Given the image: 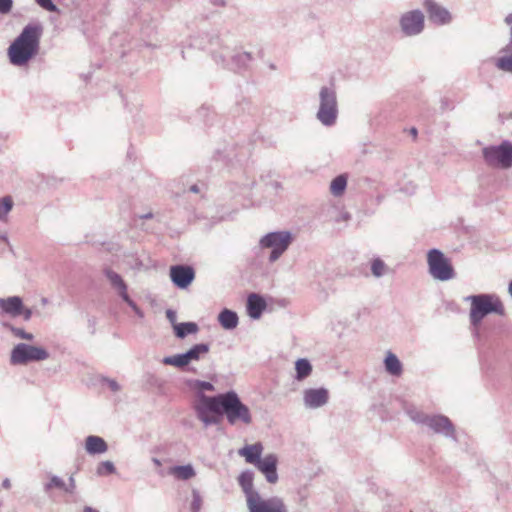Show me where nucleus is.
<instances>
[{"label":"nucleus","mask_w":512,"mask_h":512,"mask_svg":"<svg viewBox=\"0 0 512 512\" xmlns=\"http://www.w3.org/2000/svg\"><path fill=\"white\" fill-rule=\"evenodd\" d=\"M196 417L205 428L220 423L223 416L230 425L252 423V414L249 407L244 404L239 395L230 390L214 396L204 393L197 394V400L193 405Z\"/></svg>","instance_id":"1"},{"label":"nucleus","mask_w":512,"mask_h":512,"mask_svg":"<svg viewBox=\"0 0 512 512\" xmlns=\"http://www.w3.org/2000/svg\"><path fill=\"white\" fill-rule=\"evenodd\" d=\"M42 34L41 23L27 24L8 48L10 62L19 67L26 65L38 54Z\"/></svg>","instance_id":"2"},{"label":"nucleus","mask_w":512,"mask_h":512,"mask_svg":"<svg viewBox=\"0 0 512 512\" xmlns=\"http://www.w3.org/2000/svg\"><path fill=\"white\" fill-rule=\"evenodd\" d=\"M407 414L411 421L426 427L434 434L444 436L457 442L456 429L451 420L442 414H427L417 408H409Z\"/></svg>","instance_id":"3"},{"label":"nucleus","mask_w":512,"mask_h":512,"mask_svg":"<svg viewBox=\"0 0 512 512\" xmlns=\"http://www.w3.org/2000/svg\"><path fill=\"white\" fill-rule=\"evenodd\" d=\"M465 300L471 303L469 316L473 326L480 324L488 314L495 313L502 316L505 313L502 302L492 294L471 295Z\"/></svg>","instance_id":"4"},{"label":"nucleus","mask_w":512,"mask_h":512,"mask_svg":"<svg viewBox=\"0 0 512 512\" xmlns=\"http://www.w3.org/2000/svg\"><path fill=\"white\" fill-rule=\"evenodd\" d=\"M211 45L219 46V50L211 49V54L216 64L231 70H240L246 68L252 61V56L248 52L232 53L227 46L220 45V39L215 36L211 39Z\"/></svg>","instance_id":"5"},{"label":"nucleus","mask_w":512,"mask_h":512,"mask_svg":"<svg viewBox=\"0 0 512 512\" xmlns=\"http://www.w3.org/2000/svg\"><path fill=\"white\" fill-rule=\"evenodd\" d=\"M316 117L322 125L327 127H331L336 123L338 117V103L334 87H321L319 91V109Z\"/></svg>","instance_id":"6"},{"label":"nucleus","mask_w":512,"mask_h":512,"mask_svg":"<svg viewBox=\"0 0 512 512\" xmlns=\"http://www.w3.org/2000/svg\"><path fill=\"white\" fill-rule=\"evenodd\" d=\"M294 240V236L290 231H274L262 236L259 240L261 249H271L268 257L269 262H276L289 248Z\"/></svg>","instance_id":"7"},{"label":"nucleus","mask_w":512,"mask_h":512,"mask_svg":"<svg viewBox=\"0 0 512 512\" xmlns=\"http://www.w3.org/2000/svg\"><path fill=\"white\" fill-rule=\"evenodd\" d=\"M485 163L494 168L512 167V142L504 140L499 145H490L482 149Z\"/></svg>","instance_id":"8"},{"label":"nucleus","mask_w":512,"mask_h":512,"mask_svg":"<svg viewBox=\"0 0 512 512\" xmlns=\"http://www.w3.org/2000/svg\"><path fill=\"white\" fill-rule=\"evenodd\" d=\"M429 274L436 280L448 281L455 277V271L449 259L439 249H431L427 254Z\"/></svg>","instance_id":"9"},{"label":"nucleus","mask_w":512,"mask_h":512,"mask_svg":"<svg viewBox=\"0 0 512 512\" xmlns=\"http://www.w3.org/2000/svg\"><path fill=\"white\" fill-rule=\"evenodd\" d=\"M49 358V352L38 346L18 343L11 350L10 363L12 365H26L29 362L44 361Z\"/></svg>","instance_id":"10"},{"label":"nucleus","mask_w":512,"mask_h":512,"mask_svg":"<svg viewBox=\"0 0 512 512\" xmlns=\"http://www.w3.org/2000/svg\"><path fill=\"white\" fill-rule=\"evenodd\" d=\"M399 25L405 36L419 35L424 30L425 17L421 10H411L403 13L399 19Z\"/></svg>","instance_id":"11"},{"label":"nucleus","mask_w":512,"mask_h":512,"mask_svg":"<svg viewBox=\"0 0 512 512\" xmlns=\"http://www.w3.org/2000/svg\"><path fill=\"white\" fill-rule=\"evenodd\" d=\"M247 507L249 512H288L284 500L278 496L264 499L260 495L255 500L251 499Z\"/></svg>","instance_id":"12"},{"label":"nucleus","mask_w":512,"mask_h":512,"mask_svg":"<svg viewBox=\"0 0 512 512\" xmlns=\"http://www.w3.org/2000/svg\"><path fill=\"white\" fill-rule=\"evenodd\" d=\"M170 278L176 287L185 289L193 282L195 278V271L188 265L171 266Z\"/></svg>","instance_id":"13"},{"label":"nucleus","mask_w":512,"mask_h":512,"mask_svg":"<svg viewBox=\"0 0 512 512\" xmlns=\"http://www.w3.org/2000/svg\"><path fill=\"white\" fill-rule=\"evenodd\" d=\"M329 392L326 388H309L303 392V402L306 408L317 409L328 403Z\"/></svg>","instance_id":"14"},{"label":"nucleus","mask_w":512,"mask_h":512,"mask_svg":"<svg viewBox=\"0 0 512 512\" xmlns=\"http://www.w3.org/2000/svg\"><path fill=\"white\" fill-rule=\"evenodd\" d=\"M424 7L431 22L437 25H445L451 22L452 17L450 12L435 1L425 0Z\"/></svg>","instance_id":"15"},{"label":"nucleus","mask_w":512,"mask_h":512,"mask_svg":"<svg viewBox=\"0 0 512 512\" xmlns=\"http://www.w3.org/2000/svg\"><path fill=\"white\" fill-rule=\"evenodd\" d=\"M277 464V456L275 454H267L255 467L265 476L268 483L274 484L278 481Z\"/></svg>","instance_id":"16"},{"label":"nucleus","mask_w":512,"mask_h":512,"mask_svg":"<svg viewBox=\"0 0 512 512\" xmlns=\"http://www.w3.org/2000/svg\"><path fill=\"white\" fill-rule=\"evenodd\" d=\"M254 474L250 470L243 471L238 477V483L242 488L246 497V503L249 504L251 499H256L260 496L259 492L253 487Z\"/></svg>","instance_id":"17"},{"label":"nucleus","mask_w":512,"mask_h":512,"mask_svg":"<svg viewBox=\"0 0 512 512\" xmlns=\"http://www.w3.org/2000/svg\"><path fill=\"white\" fill-rule=\"evenodd\" d=\"M23 301L19 296H11L8 298H0V309L3 313L13 317L19 316L22 313Z\"/></svg>","instance_id":"18"},{"label":"nucleus","mask_w":512,"mask_h":512,"mask_svg":"<svg viewBox=\"0 0 512 512\" xmlns=\"http://www.w3.org/2000/svg\"><path fill=\"white\" fill-rule=\"evenodd\" d=\"M266 302L262 296L252 293L247 299V313L252 319H259L266 309Z\"/></svg>","instance_id":"19"},{"label":"nucleus","mask_w":512,"mask_h":512,"mask_svg":"<svg viewBox=\"0 0 512 512\" xmlns=\"http://www.w3.org/2000/svg\"><path fill=\"white\" fill-rule=\"evenodd\" d=\"M263 446L260 442L253 445H246L239 450V455L244 456L246 462L254 466L262 459Z\"/></svg>","instance_id":"20"},{"label":"nucleus","mask_w":512,"mask_h":512,"mask_svg":"<svg viewBox=\"0 0 512 512\" xmlns=\"http://www.w3.org/2000/svg\"><path fill=\"white\" fill-rule=\"evenodd\" d=\"M103 273L108 279L111 287L118 293L119 296H122L127 292V284L125 283L121 275H119L117 272L113 271L108 267H106L103 270Z\"/></svg>","instance_id":"21"},{"label":"nucleus","mask_w":512,"mask_h":512,"mask_svg":"<svg viewBox=\"0 0 512 512\" xmlns=\"http://www.w3.org/2000/svg\"><path fill=\"white\" fill-rule=\"evenodd\" d=\"M85 449L89 454H102L108 449V445L105 440L99 436H88L85 442Z\"/></svg>","instance_id":"22"},{"label":"nucleus","mask_w":512,"mask_h":512,"mask_svg":"<svg viewBox=\"0 0 512 512\" xmlns=\"http://www.w3.org/2000/svg\"><path fill=\"white\" fill-rule=\"evenodd\" d=\"M384 366L387 373L392 376L399 377L403 372V366L398 357L392 353L387 352L386 357L384 359Z\"/></svg>","instance_id":"23"},{"label":"nucleus","mask_w":512,"mask_h":512,"mask_svg":"<svg viewBox=\"0 0 512 512\" xmlns=\"http://www.w3.org/2000/svg\"><path fill=\"white\" fill-rule=\"evenodd\" d=\"M220 325L226 330H232L237 327L239 318L236 312L223 309L218 315Z\"/></svg>","instance_id":"24"},{"label":"nucleus","mask_w":512,"mask_h":512,"mask_svg":"<svg viewBox=\"0 0 512 512\" xmlns=\"http://www.w3.org/2000/svg\"><path fill=\"white\" fill-rule=\"evenodd\" d=\"M170 474L179 480H189L196 475V472L191 464H187L172 467Z\"/></svg>","instance_id":"25"},{"label":"nucleus","mask_w":512,"mask_h":512,"mask_svg":"<svg viewBox=\"0 0 512 512\" xmlns=\"http://www.w3.org/2000/svg\"><path fill=\"white\" fill-rule=\"evenodd\" d=\"M295 370V379L297 381H302L312 373V365L307 359L300 358L295 362Z\"/></svg>","instance_id":"26"},{"label":"nucleus","mask_w":512,"mask_h":512,"mask_svg":"<svg viewBox=\"0 0 512 512\" xmlns=\"http://www.w3.org/2000/svg\"><path fill=\"white\" fill-rule=\"evenodd\" d=\"M210 350V345L207 343H199L194 346H192L187 352H185V355L188 359V362L191 361H197L199 360L203 355L207 354Z\"/></svg>","instance_id":"27"},{"label":"nucleus","mask_w":512,"mask_h":512,"mask_svg":"<svg viewBox=\"0 0 512 512\" xmlns=\"http://www.w3.org/2000/svg\"><path fill=\"white\" fill-rule=\"evenodd\" d=\"M347 187V176L340 174L336 176L330 184V192L335 197H340L344 194Z\"/></svg>","instance_id":"28"},{"label":"nucleus","mask_w":512,"mask_h":512,"mask_svg":"<svg viewBox=\"0 0 512 512\" xmlns=\"http://www.w3.org/2000/svg\"><path fill=\"white\" fill-rule=\"evenodd\" d=\"M199 330V327L197 323L195 322H182L178 325H175V335L180 338L184 339L189 334H195Z\"/></svg>","instance_id":"29"},{"label":"nucleus","mask_w":512,"mask_h":512,"mask_svg":"<svg viewBox=\"0 0 512 512\" xmlns=\"http://www.w3.org/2000/svg\"><path fill=\"white\" fill-rule=\"evenodd\" d=\"M1 325L3 328L9 330L16 338L28 341L34 340V335L32 333L26 332L23 328L15 327L9 322H2Z\"/></svg>","instance_id":"30"},{"label":"nucleus","mask_w":512,"mask_h":512,"mask_svg":"<svg viewBox=\"0 0 512 512\" xmlns=\"http://www.w3.org/2000/svg\"><path fill=\"white\" fill-rule=\"evenodd\" d=\"M162 362L165 365H172L178 368H183L184 366L189 364L185 353L166 356L163 358Z\"/></svg>","instance_id":"31"},{"label":"nucleus","mask_w":512,"mask_h":512,"mask_svg":"<svg viewBox=\"0 0 512 512\" xmlns=\"http://www.w3.org/2000/svg\"><path fill=\"white\" fill-rule=\"evenodd\" d=\"M495 66L503 72L512 74V56L511 55H502V56L498 57L496 60Z\"/></svg>","instance_id":"32"},{"label":"nucleus","mask_w":512,"mask_h":512,"mask_svg":"<svg viewBox=\"0 0 512 512\" xmlns=\"http://www.w3.org/2000/svg\"><path fill=\"white\" fill-rule=\"evenodd\" d=\"M13 200L10 196H5L0 198V220L3 221L6 219L8 213L13 208Z\"/></svg>","instance_id":"33"},{"label":"nucleus","mask_w":512,"mask_h":512,"mask_svg":"<svg viewBox=\"0 0 512 512\" xmlns=\"http://www.w3.org/2000/svg\"><path fill=\"white\" fill-rule=\"evenodd\" d=\"M371 272L377 278L382 277L387 272V266L383 260L376 258L371 263Z\"/></svg>","instance_id":"34"},{"label":"nucleus","mask_w":512,"mask_h":512,"mask_svg":"<svg viewBox=\"0 0 512 512\" xmlns=\"http://www.w3.org/2000/svg\"><path fill=\"white\" fill-rule=\"evenodd\" d=\"M115 471H116V468H115L113 462L103 461L98 465L96 473L99 476H105V475L113 474V473H115Z\"/></svg>","instance_id":"35"},{"label":"nucleus","mask_w":512,"mask_h":512,"mask_svg":"<svg viewBox=\"0 0 512 512\" xmlns=\"http://www.w3.org/2000/svg\"><path fill=\"white\" fill-rule=\"evenodd\" d=\"M53 488H58L64 490L65 482L62 478L56 475H52L50 477V481L44 485V491L49 492Z\"/></svg>","instance_id":"36"},{"label":"nucleus","mask_w":512,"mask_h":512,"mask_svg":"<svg viewBox=\"0 0 512 512\" xmlns=\"http://www.w3.org/2000/svg\"><path fill=\"white\" fill-rule=\"evenodd\" d=\"M203 500L197 489H192V502L190 505L191 512H200Z\"/></svg>","instance_id":"37"},{"label":"nucleus","mask_w":512,"mask_h":512,"mask_svg":"<svg viewBox=\"0 0 512 512\" xmlns=\"http://www.w3.org/2000/svg\"><path fill=\"white\" fill-rule=\"evenodd\" d=\"M36 3L43 9L49 12H57L58 8L54 4L53 0H35Z\"/></svg>","instance_id":"38"},{"label":"nucleus","mask_w":512,"mask_h":512,"mask_svg":"<svg viewBox=\"0 0 512 512\" xmlns=\"http://www.w3.org/2000/svg\"><path fill=\"white\" fill-rule=\"evenodd\" d=\"M195 388L200 390L199 393H203V391H214V385L208 381L196 380Z\"/></svg>","instance_id":"39"},{"label":"nucleus","mask_w":512,"mask_h":512,"mask_svg":"<svg viewBox=\"0 0 512 512\" xmlns=\"http://www.w3.org/2000/svg\"><path fill=\"white\" fill-rule=\"evenodd\" d=\"M13 5V0H0V13L8 14Z\"/></svg>","instance_id":"40"},{"label":"nucleus","mask_w":512,"mask_h":512,"mask_svg":"<svg viewBox=\"0 0 512 512\" xmlns=\"http://www.w3.org/2000/svg\"><path fill=\"white\" fill-rule=\"evenodd\" d=\"M102 383H106L107 386L109 387V389L112 391V392H118L120 391V385L118 384V382L114 379H109V378H103L102 379Z\"/></svg>","instance_id":"41"},{"label":"nucleus","mask_w":512,"mask_h":512,"mask_svg":"<svg viewBox=\"0 0 512 512\" xmlns=\"http://www.w3.org/2000/svg\"><path fill=\"white\" fill-rule=\"evenodd\" d=\"M166 317L167 319L169 320V322L172 324L173 326V329L175 330V325H178L179 323H177V313L176 311L172 310V309H168L166 311Z\"/></svg>","instance_id":"42"},{"label":"nucleus","mask_w":512,"mask_h":512,"mask_svg":"<svg viewBox=\"0 0 512 512\" xmlns=\"http://www.w3.org/2000/svg\"><path fill=\"white\" fill-rule=\"evenodd\" d=\"M123 301H125L134 311L138 308L136 303L130 298L128 292L120 296Z\"/></svg>","instance_id":"43"},{"label":"nucleus","mask_w":512,"mask_h":512,"mask_svg":"<svg viewBox=\"0 0 512 512\" xmlns=\"http://www.w3.org/2000/svg\"><path fill=\"white\" fill-rule=\"evenodd\" d=\"M500 53L512 56V37H509L508 43L500 50Z\"/></svg>","instance_id":"44"},{"label":"nucleus","mask_w":512,"mask_h":512,"mask_svg":"<svg viewBox=\"0 0 512 512\" xmlns=\"http://www.w3.org/2000/svg\"><path fill=\"white\" fill-rule=\"evenodd\" d=\"M75 487H76V485H75V479H74V477H73V476H71V477L69 478V484H68V485H66V484H65L64 491H65V492H67V493L72 494V493L74 492V490H75Z\"/></svg>","instance_id":"45"},{"label":"nucleus","mask_w":512,"mask_h":512,"mask_svg":"<svg viewBox=\"0 0 512 512\" xmlns=\"http://www.w3.org/2000/svg\"><path fill=\"white\" fill-rule=\"evenodd\" d=\"M21 315H23L25 321H29L32 318L33 311L31 308H25L23 306Z\"/></svg>","instance_id":"46"},{"label":"nucleus","mask_w":512,"mask_h":512,"mask_svg":"<svg viewBox=\"0 0 512 512\" xmlns=\"http://www.w3.org/2000/svg\"><path fill=\"white\" fill-rule=\"evenodd\" d=\"M505 23L509 26V37H512V13L505 17Z\"/></svg>","instance_id":"47"},{"label":"nucleus","mask_w":512,"mask_h":512,"mask_svg":"<svg viewBox=\"0 0 512 512\" xmlns=\"http://www.w3.org/2000/svg\"><path fill=\"white\" fill-rule=\"evenodd\" d=\"M210 2L214 6L224 7L226 5V0H210Z\"/></svg>","instance_id":"48"},{"label":"nucleus","mask_w":512,"mask_h":512,"mask_svg":"<svg viewBox=\"0 0 512 512\" xmlns=\"http://www.w3.org/2000/svg\"><path fill=\"white\" fill-rule=\"evenodd\" d=\"M189 191L192 193H199L200 189L197 184H193L190 186Z\"/></svg>","instance_id":"49"},{"label":"nucleus","mask_w":512,"mask_h":512,"mask_svg":"<svg viewBox=\"0 0 512 512\" xmlns=\"http://www.w3.org/2000/svg\"><path fill=\"white\" fill-rule=\"evenodd\" d=\"M83 512H99V510H97L91 506H85L83 509Z\"/></svg>","instance_id":"50"},{"label":"nucleus","mask_w":512,"mask_h":512,"mask_svg":"<svg viewBox=\"0 0 512 512\" xmlns=\"http://www.w3.org/2000/svg\"><path fill=\"white\" fill-rule=\"evenodd\" d=\"M140 218L141 219H151V218H153V213L148 212L146 214L141 215Z\"/></svg>","instance_id":"51"},{"label":"nucleus","mask_w":512,"mask_h":512,"mask_svg":"<svg viewBox=\"0 0 512 512\" xmlns=\"http://www.w3.org/2000/svg\"><path fill=\"white\" fill-rule=\"evenodd\" d=\"M441 104H442V109H447L449 108V104H448V100L447 99H442L441 100Z\"/></svg>","instance_id":"52"},{"label":"nucleus","mask_w":512,"mask_h":512,"mask_svg":"<svg viewBox=\"0 0 512 512\" xmlns=\"http://www.w3.org/2000/svg\"><path fill=\"white\" fill-rule=\"evenodd\" d=\"M2 486L6 489L10 488L11 486V483H10V480L9 479H5L2 483Z\"/></svg>","instance_id":"53"},{"label":"nucleus","mask_w":512,"mask_h":512,"mask_svg":"<svg viewBox=\"0 0 512 512\" xmlns=\"http://www.w3.org/2000/svg\"><path fill=\"white\" fill-rule=\"evenodd\" d=\"M136 315L140 318H143L144 317V313L143 311L138 307L135 311Z\"/></svg>","instance_id":"54"},{"label":"nucleus","mask_w":512,"mask_h":512,"mask_svg":"<svg viewBox=\"0 0 512 512\" xmlns=\"http://www.w3.org/2000/svg\"><path fill=\"white\" fill-rule=\"evenodd\" d=\"M0 240H2L3 242L8 243V236H7V234H1L0 233Z\"/></svg>","instance_id":"55"},{"label":"nucleus","mask_w":512,"mask_h":512,"mask_svg":"<svg viewBox=\"0 0 512 512\" xmlns=\"http://www.w3.org/2000/svg\"><path fill=\"white\" fill-rule=\"evenodd\" d=\"M152 461L156 466H161V461L159 459L153 458Z\"/></svg>","instance_id":"56"},{"label":"nucleus","mask_w":512,"mask_h":512,"mask_svg":"<svg viewBox=\"0 0 512 512\" xmlns=\"http://www.w3.org/2000/svg\"><path fill=\"white\" fill-rule=\"evenodd\" d=\"M343 220H348L350 218V215L348 213H344L342 215Z\"/></svg>","instance_id":"57"},{"label":"nucleus","mask_w":512,"mask_h":512,"mask_svg":"<svg viewBox=\"0 0 512 512\" xmlns=\"http://www.w3.org/2000/svg\"><path fill=\"white\" fill-rule=\"evenodd\" d=\"M509 293L512 297V281L509 283Z\"/></svg>","instance_id":"58"},{"label":"nucleus","mask_w":512,"mask_h":512,"mask_svg":"<svg viewBox=\"0 0 512 512\" xmlns=\"http://www.w3.org/2000/svg\"><path fill=\"white\" fill-rule=\"evenodd\" d=\"M411 133H412L414 136H416V135H417V130H416V128H412V129H411Z\"/></svg>","instance_id":"59"},{"label":"nucleus","mask_w":512,"mask_h":512,"mask_svg":"<svg viewBox=\"0 0 512 512\" xmlns=\"http://www.w3.org/2000/svg\"><path fill=\"white\" fill-rule=\"evenodd\" d=\"M181 53H182V58L185 59L184 51H182Z\"/></svg>","instance_id":"60"}]
</instances>
